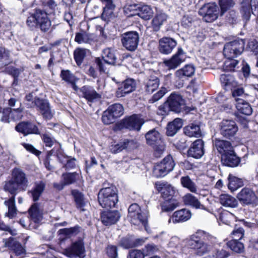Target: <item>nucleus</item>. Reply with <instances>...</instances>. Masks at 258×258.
Instances as JSON below:
<instances>
[{
	"instance_id": "nucleus-21",
	"label": "nucleus",
	"mask_w": 258,
	"mask_h": 258,
	"mask_svg": "<svg viewBox=\"0 0 258 258\" xmlns=\"http://www.w3.org/2000/svg\"><path fill=\"white\" fill-rule=\"evenodd\" d=\"M214 146L221 155V158L223 155L232 152V150H234L230 142L223 140L216 139L214 142Z\"/></svg>"
},
{
	"instance_id": "nucleus-49",
	"label": "nucleus",
	"mask_w": 258,
	"mask_h": 258,
	"mask_svg": "<svg viewBox=\"0 0 258 258\" xmlns=\"http://www.w3.org/2000/svg\"><path fill=\"white\" fill-rule=\"evenodd\" d=\"M168 173L172 171L174 166L175 163L172 157L170 155H168L160 163Z\"/></svg>"
},
{
	"instance_id": "nucleus-22",
	"label": "nucleus",
	"mask_w": 258,
	"mask_h": 258,
	"mask_svg": "<svg viewBox=\"0 0 258 258\" xmlns=\"http://www.w3.org/2000/svg\"><path fill=\"white\" fill-rule=\"evenodd\" d=\"M204 154V142L201 139L195 141L188 151L189 156L197 159L201 158Z\"/></svg>"
},
{
	"instance_id": "nucleus-64",
	"label": "nucleus",
	"mask_w": 258,
	"mask_h": 258,
	"mask_svg": "<svg viewBox=\"0 0 258 258\" xmlns=\"http://www.w3.org/2000/svg\"><path fill=\"white\" fill-rule=\"evenodd\" d=\"M127 258H144V254L141 250L135 249L129 252Z\"/></svg>"
},
{
	"instance_id": "nucleus-58",
	"label": "nucleus",
	"mask_w": 258,
	"mask_h": 258,
	"mask_svg": "<svg viewBox=\"0 0 258 258\" xmlns=\"http://www.w3.org/2000/svg\"><path fill=\"white\" fill-rule=\"evenodd\" d=\"M122 86L129 93L134 91L136 88V83L133 79L126 80L122 83Z\"/></svg>"
},
{
	"instance_id": "nucleus-35",
	"label": "nucleus",
	"mask_w": 258,
	"mask_h": 258,
	"mask_svg": "<svg viewBox=\"0 0 258 258\" xmlns=\"http://www.w3.org/2000/svg\"><path fill=\"white\" fill-rule=\"evenodd\" d=\"M15 195H13V196L8 200H6L4 202V204L8 208V212L6 214L7 216L10 219H13L15 217L18 212L15 204Z\"/></svg>"
},
{
	"instance_id": "nucleus-59",
	"label": "nucleus",
	"mask_w": 258,
	"mask_h": 258,
	"mask_svg": "<svg viewBox=\"0 0 258 258\" xmlns=\"http://www.w3.org/2000/svg\"><path fill=\"white\" fill-rule=\"evenodd\" d=\"M63 158L65 159V161L59 160L61 163H64L63 167L66 169L69 170L76 167V160L75 158L69 159L68 157H64Z\"/></svg>"
},
{
	"instance_id": "nucleus-50",
	"label": "nucleus",
	"mask_w": 258,
	"mask_h": 258,
	"mask_svg": "<svg viewBox=\"0 0 258 258\" xmlns=\"http://www.w3.org/2000/svg\"><path fill=\"white\" fill-rule=\"evenodd\" d=\"M81 227L75 226L70 228H63L58 231L59 234H63L68 237H71L77 234L80 231Z\"/></svg>"
},
{
	"instance_id": "nucleus-7",
	"label": "nucleus",
	"mask_w": 258,
	"mask_h": 258,
	"mask_svg": "<svg viewBox=\"0 0 258 258\" xmlns=\"http://www.w3.org/2000/svg\"><path fill=\"white\" fill-rule=\"evenodd\" d=\"M244 45L245 43L243 39H237L228 42L224 46V55L228 58L237 57L243 52Z\"/></svg>"
},
{
	"instance_id": "nucleus-15",
	"label": "nucleus",
	"mask_w": 258,
	"mask_h": 258,
	"mask_svg": "<svg viewBox=\"0 0 258 258\" xmlns=\"http://www.w3.org/2000/svg\"><path fill=\"white\" fill-rule=\"evenodd\" d=\"M237 131L238 127L232 120H223L220 123V133L225 138L234 136Z\"/></svg>"
},
{
	"instance_id": "nucleus-46",
	"label": "nucleus",
	"mask_w": 258,
	"mask_h": 258,
	"mask_svg": "<svg viewBox=\"0 0 258 258\" xmlns=\"http://www.w3.org/2000/svg\"><path fill=\"white\" fill-rule=\"evenodd\" d=\"M108 109L116 119L120 117L124 113V108L123 106L119 103L112 104L109 106Z\"/></svg>"
},
{
	"instance_id": "nucleus-32",
	"label": "nucleus",
	"mask_w": 258,
	"mask_h": 258,
	"mask_svg": "<svg viewBox=\"0 0 258 258\" xmlns=\"http://www.w3.org/2000/svg\"><path fill=\"white\" fill-rule=\"evenodd\" d=\"M160 81L158 77L150 76L145 81V90L149 93H153L159 86Z\"/></svg>"
},
{
	"instance_id": "nucleus-26",
	"label": "nucleus",
	"mask_w": 258,
	"mask_h": 258,
	"mask_svg": "<svg viewBox=\"0 0 258 258\" xmlns=\"http://www.w3.org/2000/svg\"><path fill=\"white\" fill-rule=\"evenodd\" d=\"M222 161L224 165L233 167L238 165L240 162V159L236 156L233 150L232 152L223 155Z\"/></svg>"
},
{
	"instance_id": "nucleus-51",
	"label": "nucleus",
	"mask_w": 258,
	"mask_h": 258,
	"mask_svg": "<svg viewBox=\"0 0 258 258\" xmlns=\"http://www.w3.org/2000/svg\"><path fill=\"white\" fill-rule=\"evenodd\" d=\"M227 58L223 64V70L225 71H234L238 63V60L236 59Z\"/></svg>"
},
{
	"instance_id": "nucleus-18",
	"label": "nucleus",
	"mask_w": 258,
	"mask_h": 258,
	"mask_svg": "<svg viewBox=\"0 0 258 258\" xmlns=\"http://www.w3.org/2000/svg\"><path fill=\"white\" fill-rule=\"evenodd\" d=\"M159 42L160 52L165 54L170 53L177 45L176 41L169 37H163L160 39Z\"/></svg>"
},
{
	"instance_id": "nucleus-17",
	"label": "nucleus",
	"mask_w": 258,
	"mask_h": 258,
	"mask_svg": "<svg viewBox=\"0 0 258 258\" xmlns=\"http://www.w3.org/2000/svg\"><path fill=\"white\" fill-rule=\"evenodd\" d=\"M155 187L158 191L161 192L164 199L173 198L176 192L175 188L167 182H157L155 183Z\"/></svg>"
},
{
	"instance_id": "nucleus-48",
	"label": "nucleus",
	"mask_w": 258,
	"mask_h": 258,
	"mask_svg": "<svg viewBox=\"0 0 258 258\" xmlns=\"http://www.w3.org/2000/svg\"><path fill=\"white\" fill-rule=\"evenodd\" d=\"M87 51V49L83 48H77L74 51V58L78 66L82 64Z\"/></svg>"
},
{
	"instance_id": "nucleus-10",
	"label": "nucleus",
	"mask_w": 258,
	"mask_h": 258,
	"mask_svg": "<svg viewBox=\"0 0 258 258\" xmlns=\"http://www.w3.org/2000/svg\"><path fill=\"white\" fill-rule=\"evenodd\" d=\"M139 40V34L136 31H130L123 34L121 41L122 45L129 51H134L137 48Z\"/></svg>"
},
{
	"instance_id": "nucleus-28",
	"label": "nucleus",
	"mask_w": 258,
	"mask_h": 258,
	"mask_svg": "<svg viewBox=\"0 0 258 258\" xmlns=\"http://www.w3.org/2000/svg\"><path fill=\"white\" fill-rule=\"evenodd\" d=\"M195 69L191 64L185 65L183 68L177 70L175 76L178 79H183L188 77H191L195 73Z\"/></svg>"
},
{
	"instance_id": "nucleus-5",
	"label": "nucleus",
	"mask_w": 258,
	"mask_h": 258,
	"mask_svg": "<svg viewBox=\"0 0 258 258\" xmlns=\"http://www.w3.org/2000/svg\"><path fill=\"white\" fill-rule=\"evenodd\" d=\"M98 199L102 208L115 207L118 202L116 188L114 186H110L102 188L98 193Z\"/></svg>"
},
{
	"instance_id": "nucleus-47",
	"label": "nucleus",
	"mask_w": 258,
	"mask_h": 258,
	"mask_svg": "<svg viewBox=\"0 0 258 258\" xmlns=\"http://www.w3.org/2000/svg\"><path fill=\"white\" fill-rule=\"evenodd\" d=\"M227 244L232 250L237 253L241 252L244 248L243 243L239 242V240L237 239H233L228 241Z\"/></svg>"
},
{
	"instance_id": "nucleus-6",
	"label": "nucleus",
	"mask_w": 258,
	"mask_h": 258,
	"mask_svg": "<svg viewBox=\"0 0 258 258\" xmlns=\"http://www.w3.org/2000/svg\"><path fill=\"white\" fill-rule=\"evenodd\" d=\"M128 216L131 222L135 225H142L146 228L148 222V213L141 210L137 204L131 205L128 209Z\"/></svg>"
},
{
	"instance_id": "nucleus-60",
	"label": "nucleus",
	"mask_w": 258,
	"mask_h": 258,
	"mask_svg": "<svg viewBox=\"0 0 258 258\" xmlns=\"http://www.w3.org/2000/svg\"><path fill=\"white\" fill-rule=\"evenodd\" d=\"M130 142L128 140H125L122 143L115 145L111 148L112 153H116L121 151L122 150L126 149Z\"/></svg>"
},
{
	"instance_id": "nucleus-33",
	"label": "nucleus",
	"mask_w": 258,
	"mask_h": 258,
	"mask_svg": "<svg viewBox=\"0 0 258 258\" xmlns=\"http://www.w3.org/2000/svg\"><path fill=\"white\" fill-rule=\"evenodd\" d=\"M182 126V120L178 118L175 119L173 121L168 124L166 131L167 135L171 137L174 136Z\"/></svg>"
},
{
	"instance_id": "nucleus-3",
	"label": "nucleus",
	"mask_w": 258,
	"mask_h": 258,
	"mask_svg": "<svg viewBox=\"0 0 258 258\" xmlns=\"http://www.w3.org/2000/svg\"><path fill=\"white\" fill-rule=\"evenodd\" d=\"M26 25L31 30L39 28L42 32H47L51 26V21L47 13L41 9H36L28 17Z\"/></svg>"
},
{
	"instance_id": "nucleus-14",
	"label": "nucleus",
	"mask_w": 258,
	"mask_h": 258,
	"mask_svg": "<svg viewBox=\"0 0 258 258\" xmlns=\"http://www.w3.org/2000/svg\"><path fill=\"white\" fill-rule=\"evenodd\" d=\"M185 59L186 55L184 51L181 47H179L176 53L171 58L165 60L163 62L169 70L175 69L184 62Z\"/></svg>"
},
{
	"instance_id": "nucleus-4",
	"label": "nucleus",
	"mask_w": 258,
	"mask_h": 258,
	"mask_svg": "<svg viewBox=\"0 0 258 258\" xmlns=\"http://www.w3.org/2000/svg\"><path fill=\"white\" fill-rule=\"evenodd\" d=\"M147 144L154 149V155L159 158L165 151L166 145L160 133L155 129L149 131L145 135Z\"/></svg>"
},
{
	"instance_id": "nucleus-34",
	"label": "nucleus",
	"mask_w": 258,
	"mask_h": 258,
	"mask_svg": "<svg viewBox=\"0 0 258 258\" xmlns=\"http://www.w3.org/2000/svg\"><path fill=\"white\" fill-rule=\"evenodd\" d=\"M184 133L189 137H200L202 136V132L200 126L195 123H190L185 126L183 128Z\"/></svg>"
},
{
	"instance_id": "nucleus-20",
	"label": "nucleus",
	"mask_w": 258,
	"mask_h": 258,
	"mask_svg": "<svg viewBox=\"0 0 258 258\" xmlns=\"http://www.w3.org/2000/svg\"><path fill=\"white\" fill-rule=\"evenodd\" d=\"M120 217V214L117 211H105L101 215V221L106 226L115 224Z\"/></svg>"
},
{
	"instance_id": "nucleus-37",
	"label": "nucleus",
	"mask_w": 258,
	"mask_h": 258,
	"mask_svg": "<svg viewBox=\"0 0 258 258\" xmlns=\"http://www.w3.org/2000/svg\"><path fill=\"white\" fill-rule=\"evenodd\" d=\"M136 14L142 19L148 20L153 17L154 11L153 9L148 5H140L139 11Z\"/></svg>"
},
{
	"instance_id": "nucleus-41",
	"label": "nucleus",
	"mask_w": 258,
	"mask_h": 258,
	"mask_svg": "<svg viewBox=\"0 0 258 258\" xmlns=\"http://www.w3.org/2000/svg\"><path fill=\"white\" fill-rule=\"evenodd\" d=\"M45 183L40 181L35 183V187L30 191L34 201H38L45 188Z\"/></svg>"
},
{
	"instance_id": "nucleus-38",
	"label": "nucleus",
	"mask_w": 258,
	"mask_h": 258,
	"mask_svg": "<svg viewBox=\"0 0 258 258\" xmlns=\"http://www.w3.org/2000/svg\"><path fill=\"white\" fill-rule=\"evenodd\" d=\"M31 220L35 223H39L42 220V211L37 204L33 205L29 210Z\"/></svg>"
},
{
	"instance_id": "nucleus-40",
	"label": "nucleus",
	"mask_w": 258,
	"mask_h": 258,
	"mask_svg": "<svg viewBox=\"0 0 258 258\" xmlns=\"http://www.w3.org/2000/svg\"><path fill=\"white\" fill-rule=\"evenodd\" d=\"M93 35L86 32L77 33L76 34L75 40L79 44L88 43H90L93 41Z\"/></svg>"
},
{
	"instance_id": "nucleus-36",
	"label": "nucleus",
	"mask_w": 258,
	"mask_h": 258,
	"mask_svg": "<svg viewBox=\"0 0 258 258\" xmlns=\"http://www.w3.org/2000/svg\"><path fill=\"white\" fill-rule=\"evenodd\" d=\"M219 202L222 206L225 207L235 208L238 206L237 200L227 194L221 195L219 198Z\"/></svg>"
},
{
	"instance_id": "nucleus-43",
	"label": "nucleus",
	"mask_w": 258,
	"mask_h": 258,
	"mask_svg": "<svg viewBox=\"0 0 258 258\" xmlns=\"http://www.w3.org/2000/svg\"><path fill=\"white\" fill-rule=\"evenodd\" d=\"M115 7V5L114 3L106 4L105 7L103 8L101 16L102 19L105 21H109L112 18L114 17L113 11Z\"/></svg>"
},
{
	"instance_id": "nucleus-12",
	"label": "nucleus",
	"mask_w": 258,
	"mask_h": 258,
	"mask_svg": "<svg viewBox=\"0 0 258 258\" xmlns=\"http://www.w3.org/2000/svg\"><path fill=\"white\" fill-rule=\"evenodd\" d=\"M33 102L44 119H50L52 118L54 111L51 109L50 104L47 100L36 97Z\"/></svg>"
},
{
	"instance_id": "nucleus-30",
	"label": "nucleus",
	"mask_w": 258,
	"mask_h": 258,
	"mask_svg": "<svg viewBox=\"0 0 258 258\" xmlns=\"http://www.w3.org/2000/svg\"><path fill=\"white\" fill-rule=\"evenodd\" d=\"M184 203L196 209L207 210L206 207L201 204L198 199L190 194H187L183 197Z\"/></svg>"
},
{
	"instance_id": "nucleus-1",
	"label": "nucleus",
	"mask_w": 258,
	"mask_h": 258,
	"mask_svg": "<svg viewBox=\"0 0 258 258\" xmlns=\"http://www.w3.org/2000/svg\"><path fill=\"white\" fill-rule=\"evenodd\" d=\"M11 179L6 182L4 189L12 195H16L18 190H26L29 181L25 172L19 168H14L11 173Z\"/></svg>"
},
{
	"instance_id": "nucleus-54",
	"label": "nucleus",
	"mask_w": 258,
	"mask_h": 258,
	"mask_svg": "<svg viewBox=\"0 0 258 258\" xmlns=\"http://www.w3.org/2000/svg\"><path fill=\"white\" fill-rule=\"evenodd\" d=\"M235 3L233 0H219V5L221 10V15L233 7Z\"/></svg>"
},
{
	"instance_id": "nucleus-42",
	"label": "nucleus",
	"mask_w": 258,
	"mask_h": 258,
	"mask_svg": "<svg viewBox=\"0 0 258 258\" xmlns=\"http://www.w3.org/2000/svg\"><path fill=\"white\" fill-rule=\"evenodd\" d=\"M228 188L232 191H235L243 185L242 179L230 174L228 177Z\"/></svg>"
},
{
	"instance_id": "nucleus-55",
	"label": "nucleus",
	"mask_w": 258,
	"mask_h": 258,
	"mask_svg": "<svg viewBox=\"0 0 258 258\" xmlns=\"http://www.w3.org/2000/svg\"><path fill=\"white\" fill-rule=\"evenodd\" d=\"M60 75L63 80L71 84H74L76 81V77L69 70H62Z\"/></svg>"
},
{
	"instance_id": "nucleus-24",
	"label": "nucleus",
	"mask_w": 258,
	"mask_h": 258,
	"mask_svg": "<svg viewBox=\"0 0 258 258\" xmlns=\"http://www.w3.org/2000/svg\"><path fill=\"white\" fill-rule=\"evenodd\" d=\"M81 92L83 97L88 102H93L101 98L100 95L97 93L93 87L89 86H85L82 87Z\"/></svg>"
},
{
	"instance_id": "nucleus-44",
	"label": "nucleus",
	"mask_w": 258,
	"mask_h": 258,
	"mask_svg": "<svg viewBox=\"0 0 258 258\" xmlns=\"http://www.w3.org/2000/svg\"><path fill=\"white\" fill-rule=\"evenodd\" d=\"M180 182L184 187L187 188L192 192L197 193V187L188 176L182 177L180 179Z\"/></svg>"
},
{
	"instance_id": "nucleus-63",
	"label": "nucleus",
	"mask_w": 258,
	"mask_h": 258,
	"mask_svg": "<svg viewBox=\"0 0 258 258\" xmlns=\"http://www.w3.org/2000/svg\"><path fill=\"white\" fill-rule=\"evenodd\" d=\"M3 110V115L1 118V121L4 122H10L11 120V108H6L4 109H2L0 108V113L2 112Z\"/></svg>"
},
{
	"instance_id": "nucleus-29",
	"label": "nucleus",
	"mask_w": 258,
	"mask_h": 258,
	"mask_svg": "<svg viewBox=\"0 0 258 258\" xmlns=\"http://www.w3.org/2000/svg\"><path fill=\"white\" fill-rule=\"evenodd\" d=\"M241 13L243 17L246 20H248L250 17L251 11L253 14H255V13L258 12V7L256 6H254L253 9L249 4V0H244L241 3Z\"/></svg>"
},
{
	"instance_id": "nucleus-57",
	"label": "nucleus",
	"mask_w": 258,
	"mask_h": 258,
	"mask_svg": "<svg viewBox=\"0 0 258 258\" xmlns=\"http://www.w3.org/2000/svg\"><path fill=\"white\" fill-rule=\"evenodd\" d=\"M220 80L226 86H234L236 85L234 78L230 75H221Z\"/></svg>"
},
{
	"instance_id": "nucleus-9",
	"label": "nucleus",
	"mask_w": 258,
	"mask_h": 258,
	"mask_svg": "<svg viewBox=\"0 0 258 258\" xmlns=\"http://www.w3.org/2000/svg\"><path fill=\"white\" fill-rule=\"evenodd\" d=\"M219 13L218 7L214 3L205 5L199 11V15L208 23L216 20L218 17Z\"/></svg>"
},
{
	"instance_id": "nucleus-8",
	"label": "nucleus",
	"mask_w": 258,
	"mask_h": 258,
	"mask_svg": "<svg viewBox=\"0 0 258 258\" xmlns=\"http://www.w3.org/2000/svg\"><path fill=\"white\" fill-rule=\"evenodd\" d=\"M237 198L242 206H256L258 205L257 195L249 188H242L238 193Z\"/></svg>"
},
{
	"instance_id": "nucleus-39",
	"label": "nucleus",
	"mask_w": 258,
	"mask_h": 258,
	"mask_svg": "<svg viewBox=\"0 0 258 258\" xmlns=\"http://www.w3.org/2000/svg\"><path fill=\"white\" fill-rule=\"evenodd\" d=\"M161 206L163 211L170 212L178 207L179 203L175 199L171 198L165 199V201L162 203Z\"/></svg>"
},
{
	"instance_id": "nucleus-56",
	"label": "nucleus",
	"mask_w": 258,
	"mask_h": 258,
	"mask_svg": "<svg viewBox=\"0 0 258 258\" xmlns=\"http://www.w3.org/2000/svg\"><path fill=\"white\" fill-rule=\"evenodd\" d=\"M77 175H78V174L76 172L63 174L62 178L66 185L71 184L75 182Z\"/></svg>"
},
{
	"instance_id": "nucleus-52",
	"label": "nucleus",
	"mask_w": 258,
	"mask_h": 258,
	"mask_svg": "<svg viewBox=\"0 0 258 258\" xmlns=\"http://www.w3.org/2000/svg\"><path fill=\"white\" fill-rule=\"evenodd\" d=\"M116 119L115 117L113 116V114L109 111L108 109L103 112L102 116V120L104 124H111L115 122Z\"/></svg>"
},
{
	"instance_id": "nucleus-11",
	"label": "nucleus",
	"mask_w": 258,
	"mask_h": 258,
	"mask_svg": "<svg viewBox=\"0 0 258 258\" xmlns=\"http://www.w3.org/2000/svg\"><path fill=\"white\" fill-rule=\"evenodd\" d=\"M144 123L145 120L141 115L133 114L123 119L120 122V125L130 130L139 131Z\"/></svg>"
},
{
	"instance_id": "nucleus-62",
	"label": "nucleus",
	"mask_w": 258,
	"mask_h": 258,
	"mask_svg": "<svg viewBox=\"0 0 258 258\" xmlns=\"http://www.w3.org/2000/svg\"><path fill=\"white\" fill-rule=\"evenodd\" d=\"M11 118L13 120H18L23 117V109L19 108L17 109H11Z\"/></svg>"
},
{
	"instance_id": "nucleus-31",
	"label": "nucleus",
	"mask_w": 258,
	"mask_h": 258,
	"mask_svg": "<svg viewBox=\"0 0 258 258\" xmlns=\"http://www.w3.org/2000/svg\"><path fill=\"white\" fill-rule=\"evenodd\" d=\"M235 106L238 112L241 114L249 115L252 112L249 104L243 99H236Z\"/></svg>"
},
{
	"instance_id": "nucleus-61",
	"label": "nucleus",
	"mask_w": 258,
	"mask_h": 258,
	"mask_svg": "<svg viewBox=\"0 0 258 258\" xmlns=\"http://www.w3.org/2000/svg\"><path fill=\"white\" fill-rule=\"evenodd\" d=\"M41 138L43 142L45 143V146L51 147L52 146L54 142L55 139L49 133H45L41 135Z\"/></svg>"
},
{
	"instance_id": "nucleus-27",
	"label": "nucleus",
	"mask_w": 258,
	"mask_h": 258,
	"mask_svg": "<svg viewBox=\"0 0 258 258\" xmlns=\"http://www.w3.org/2000/svg\"><path fill=\"white\" fill-rule=\"evenodd\" d=\"M102 57L104 62L108 64H119L116 62V51L111 48H106L103 51Z\"/></svg>"
},
{
	"instance_id": "nucleus-16",
	"label": "nucleus",
	"mask_w": 258,
	"mask_h": 258,
	"mask_svg": "<svg viewBox=\"0 0 258 258\" xmlns=\"http://www.w3.org/2000/svg\"><path fill=\"white\" fill-rule=\"evenodd\" d=\"M65 254L70 257L79 256L83 258L85 256V248L82 240H79L72 243L71 246L66 248Z\"/></svg>"
},
{
	"instance_id": "nucleus-23",
	"label": "nucleus",
	"mask_w": 258,
	"mask_h": 258,
	"mask_svg": "<svg viewBox=\"0 0 258 258\" xmlns=\"http://www.w3.org/2000/svg\"><path fill=\"white\" fill-rule=\"evenodd\" d=\"M168 18V15L163 11H157L151 22L153 30L155 31H158Z\"/></svg>"
},
{
	"instance_id": "nucleus-2",
	"label": "nucleus",
	"mask_w": 258,
	"mask_h": 258,
	"mask_svg": "<svg viewBox=\"0 0 258 258\" xmlns=\"http://www.w3.org/2000/svg\"><path fill=\"white\" fill-rule=\"evenodd\" d=\"M213 238V236L205 231H198L190 236L187 243L190 248L192 249L196 253L201 256L208 253L211 249L210 245L204 240H212Z\"/></svg>"
},
{
	"instance_id": "nucleus-19",
	"label": "nucleus",
	"mask_w": 258,
	"mask_h": 258,
	"mask_svg": "<svg viewBox=\"0 0 258 258\" xmlns=\"http://www.w3.org/2000/svg\"><path fill=\"white\" fill-rule=\"evenodd\" d=\"M15 129L17 132L21 133L24 136L31 134H39L37 126L30 122H21L16 126Z\"/></svg>"
},
{
	"instance_id": "nucleus-53",
	"label": "nucleus",
	"mask_w": 258,
	"mask_h": 258,
	"mask_svg": "<svg viewBox=\"0 0 258 258\" xmlns=\"http://www.w3.org/2000/svg\"><path fill=\"white\" fill-rule=\"evenodd\" d=\"M153 173L154 176L159 178L165 176L168 173L165 169V168L159 163L155 166Z\"/></svg>"
},
{
	"instance_id": "nucleus-25",
	"label": "nucleus",
	"mask_w": 258,
	"mask_h": 258,
	"mask_svg": "<svg viewBox=\"0 0 258 258\" xmlns=\"http://www.w3.org/2000/svg\"><path fill=\"white\" fill-rule=\"evenodd\" d=\"M191 217L190 210L182 209L175 211L172 215V221L174 223H179L186 221Z\"/></svg>"
},
{
	"instance_id": "nucleus-45",
	"label": "nucleus",
	"mask_w": 258,
	"mask_h": 258,
	"mask_svg": "<svg viewBox=\"0 0 258 258\" xmlns=\"http://www.w3.org/2000/svg\"><path fill=\"white\" fill-rule=\"evenodd\" d=\"M72 194L75 199L77 208H80L82 211H84L83 208L86 205V202L84 200V195L76 189L73 190Z\"/></svg>"
},
{
	"instance_id": "nucleus-13",
	"label": "nucleus",
	"mask_w": 258,
	"mask_h": 258,
	"mask_svg": "<svg viewBox=\"0 0 258 258\" xmlns=\"http://www.w3.org/2000/svg\"><path fill=\"white\" fill-rule=\"evenodd\" d=\"M162 106H169L171 111L180 112L184 108L185 102L181 95L172 93L167 101L162 104Z\"/></svg>"
}]
</instances>
